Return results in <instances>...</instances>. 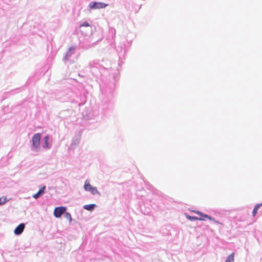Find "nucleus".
Here are the masks:
<instances>
[{"label": "nucleus", "instance_id": "1", "mask_svg": "<svg viewBox=\"0 0 262 262\" xmlns=\"http://www.w3.org/2000/svg\"><path fill=\"white\" fill-rule=\"evenodd\" d=\"M193 212L200 215V217L196 216H191L189 215H186V217L190 221H194V220H205V219H207L209 220L214 221V219L212 217L208 216L207 214H205L202 213L201 212L198 211H193Z\"/></svg>", "mask_w": 262, "mask_h": 262}, {"label": "nucleus", "instance_id": "2", "mask_svg": "<svg viewBox=\"0 0 262 262\" xmlns=\"http://www.w3.org/2000/svg\"><path fill=\"white\" fill-rule=\"evenodd\" d=\"M40 138L41 136L39 133L35 134L32 137V144L34 149L37 150L39 148Z\"/></svg>", "mask_w": 262, "mask_h": 262}, {"label": "nucleus", "instance_id": "3", "mask_svg": "<svg viewBox=\"0 0 262 262\" xmlns=\"http://www.w3.org/2000/svg\"><path fill=\"white\" fill-rule=\"evenodd\" d=\"M107 6V4L101 2H92L89 4V7L91 9H99L104 8Z\"/></svg>", "mask_w": 262, "mask_h": 262}, {"label": "nucleus", "instance_id": "4", "mask_svg": "<svg viewBox=\"0 0 262 262\" xmlns=\"http://www.w3.org/2000/svg\"><path fill=\"white\" fill-rule=\"evenodd\" d=\"M84 188L85 190L90 191L93 194H99L97 188L93 187L88 181H85Z\"/></svg>", "mask_w": 262, "mask_h": 262}, {"label": "nucleus", "instance_id": "5", "mask_svg": "<svg viewBox=\"0 0 262 262\" xmlns=\"http://www.w3.org/2000/svg\"><path fill=\"white\" fill-rule=\"evenodd\" d=\"M66 208L64 207H58L55 208L54 215L56 217H59L66 211Z\"/></svg>", "mask_w": 262, "mask_h": 262}, {"label": "nucleus", "instance_id": "6", "mask_svg": "<svg viewBox=\"0 0 262 262\" xmlns=\"http://www.w3.org/2000/svg\"><path fill=\"white\" fill-rule=\"evenodd\" d=\"M25 228V224L21 223L19 224L14 230V234L16 235H19L21 234L24 231Z\"/></svg>", "mask_w": 262, "mask_h": 262}, {"label": "nucleus", "instance_id": "7", "mask_svg": "<svg viewBox=\"0 0 262 262\" xmlns=\"http://www.w3.org/2000/svg\"><path fill=\"white\" fill-rule=\"evenodd\" d=\"M46 186L42 187L36 193L33 195V197L35 199H37L40 195H42L45 192Z\"/></svg>", "mask_w": 262, "mask_h": 262}, {"label": "nucleus", "instance_id": "8", "mask_svg": "<svg viewBox=\"0 0 262 262\" xmlns=\"http://www.w3.org/2000/svg\"><path fill=\"white\" fill-rule=\"evenodd\" d=\"M261 205V204H256L254 208V209L252 211V214H253V216H255V215L257 213V212L258 210V209L259 208V207H260V206Z\"/></svg>", "mask_w": 262, "mask_h": 262}, {"label": "nucleus", "instance_id": "9", "mask_svg": "<svg viewBox=\"0 0 262 262\" xmlns=\"http://www.w3.org/2000/svg\"><path fill=\"white\" fill-rule=\"evenodd\" d=\"M95 204L85 205L84 206V208L88 210H92L94 208Z\"/></svg>", "mask_w": 262, "mask_h": 262}, {"label": "nucleus", "instance_id": "10", "mask_svg": "<svg viewBox=\"0 0 262 262\" xmlns=\"http://www.w3.org/2000/svg\"><path fill=\"white\" fill-rule=\"evenodd\" d=\"M234 253L230 254L227 258L226 262H234Z\"/></svg>", "mask_w": 262, "mask_h": 262}, {"label": "nucleus", "instance_id": "11", "mask_svg": "<svg viewBox=\"0 0 262 262\" xmlns=\"http://www.w3.org/2000/svg\"><path fill=\"white\" fill-rule=\"evenodd\" d=\"M64 217L69 220L70 222L72 221V217L71 214L68 212H66L64 214Z\"/></svg>", "mask_w": 262, "mask_h": 262}, {"label": "nucleus", "instance_id": "12", "mask_svg": "<svg viewBox=\"0 0 262 262\" xmlns=\"http://www.w3.org/2000/svg\"><path fill=\"white\" fill-rule=\"evenodd\" d=\"M6 198L5 197L0 198V205H4L6 202Z\"/></svg>", "mask_w": 262, "mask_h": 262}, {"label": "nucleus", "instance_id": "13", "mask_svg": "<svg viewBox=\"0 0 262 262\" xmlns=\"http://www.w3.org/2000/svg\"><path fill=\"white\" fill-rule=\"evenodd\" d=\"M89 26H90V25L89 24V23L88 22H84V23H83L82 24H81L80 25V27H89Z\"/></svg>", "mask_w": 262, "mask_h": 262}, {"label": "nucleus", "instance_id": "14", "mask_svg": "<svg viewBox=\"0 0 262 262\" xmlns=\"http://www.w3.org/2000/svg\"><path fill=\"white\" fill-rule=\"evenodd\" d=\"M48 140V137L47 136L45 137V141L46 145L45 146V147H47L48 146V145H47Z\"/></svg>", "mask_w": 262, "mask_h": 262}]
</instances>
